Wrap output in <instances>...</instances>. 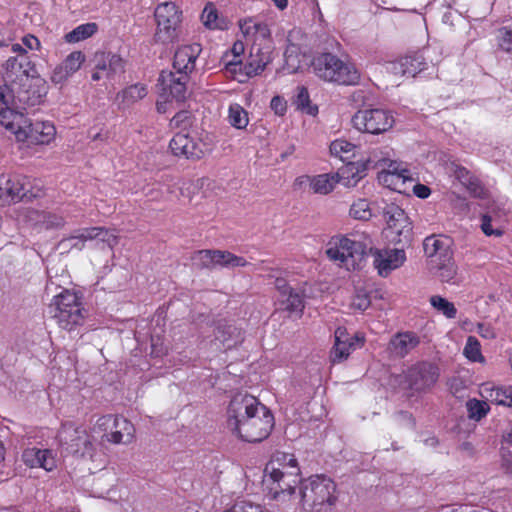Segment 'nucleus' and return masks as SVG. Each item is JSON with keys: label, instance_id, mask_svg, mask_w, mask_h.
Wrapping results in <instances>:
<instances>
[{"label": "nucleus", "instance_id": "nucleus-1", "mask_svg": "<svg viewBox=\"0 0 512 512\" xmlns=\"http://www.w3.org/2000/svg\"><path fill=\"white\" fill-rule=\"evenodd\" d=\"M227 426L237 437L247 442H261L274 426L271 412L254 396L235 395L227 410Z\"/></svg>", "mask_w": 512, "mask_h": 512}, {"label": "nucleus", "instance_id": "nucleus-2", "mask_svg": "<svg viewBox=\"0 0 512 512\" xmlns=\"http://www.w3.org/2000/svg\"><path fill=\"white\" fill-rule=\"evenodd\" d=\"M299 474L300 469L293 455H275L264 470L263 484L268 490V496L282 504L296 499L295 488L300 484Z\"/></svg>", "mask_w": 512, "mask_h": 512}, {"label": "nucleus", "instance_id": "nucleus-3", "mask_svg": "<svg viewBox=\"0 0 512 512\" xmlns=\"http://www.w3.org/2000/svg\"><path fill=\"white\" fill-rule=\"evenodd\" d=\"M202 51L198 43L182 45L177 48L173 58V71H162L159 82L164 91H168L172 98L183 101L187 94V83L190 74L195 70L196 61Z\"/></svg>", "mask_w": 512, "mask_h": 512}, {"label": "nucleus", "instance_id": "nucleus-4", "mask_svg": "<svg viewBox=\"0 0 512 512\" xmlns=\"http://www.w3.org/2000/svg\"><path fill=\"white\" fill-rule=\"evenodd\" d=\"M336 485L324 475L300 481L297 497L301 512H329L336 502Z\"/></svg>", "mask_w": 512, "mask_h": 512}, {"label": "nucleus", "instance_id": "nucleus-5", "mask_svg": "<svg viewBox=\"0 0 512 512\" xmlns=\"http://www.w3.org/2000/svg\"><path fill=\"white\" fill-rule=\"evenodd\" d=\"M2 119V126L13 133L19 142L45 145L55 138L56 129L49 121L31 122L23 113L9 111L2 116Z\"/></svg>", "mask_w": 512, "mask_h": 512}, {"label": "nucleus", "instance_id": "nucleus-6", "mask_svg": "<svg viewBox=\"0 0 512 512\" xmlns=\"http://www.w3.org/2000/svg\"><path fill=\"white\" fill-rule=\"evenodd\" d=\"M372 240L365 233H352L350 236L332 238L326 254L328 258L346 269L354 268L357 261L366 255Z\"/></svg>", "mask_w": 512, "mask_h": 512}, {"label": "nucleus", "instance_id": "nucleus-7", "mask_svg": "<svg viewBox=\"0 0 512 512\" xmlns=\"http://www.w3.org/2000/svg\"><path fill=\"white\" fill-rule=\"evenodd\" d=\"M57 438L67 454L78 459L93 460L96 454L94 437L82 425L71 421L63 423Z\"/></svg>", "mask_w": 512, "mask_h": 512}, {"label": "nucleus", "instance_id": "nucleus-8", "mask_svg": "<svg viewBox=\"0 0 512 512\" xmlns=\"http://www.w3.org/2000/svg\"><path fill=\"white\" fill-rule=\"evenodd\" d=\"M49 313L58 326L67 331L82 325L85 319L80 298L69 290H64L53 297L49 305Z\"/></svg>", "mask_w": 512, "mask_h": 512}, {"label": "nucleus", "instance_id": "nucleus-9", "mask_svg": "<svg viewBox=\"0 0 512 512\" xmlns=\"http://www.w3.org/2000/svg\"><path fill=\"white\" fill-rule=\"evenodd\" d=\"M314 73L321 79L341 85H355L360 74L355 67L346 64L331 53H322L312 61Z\"/></svg>", "mask_w": 512, "mask_h": 512}, {"label": "nucleus", "instance_id": "nucleus-10", "mask_svg": "<svg viewBox=\"0 0 512 512\" xmlns=\"http://www.w3.org/2000/svg\"><path fill=\"white\" fill-rule=\"evenodd\" d=\"M47 91L46 81L39 76H22L20 82L10 86L16 109H27L41 104Z\"/></svg>", "mask_w": 512, "mask_h": 512}, {"label": "nucleus", "instance_id": "nucleus-11", "mask_svg": "<svg viewBox=\"0 0 512 512\" xmlns=\"http://www.w3.org/2000/svg\"><path fill=\"white\" fill-rule=\"evenodd\" d=\"M156 20L155 42L167 44L177 38V29L181 22V11L173 2H163L154 11Z\"/></svg>", "mask_w": 512, "mask_h": 512}, {"label": "nucleus", "instance_id": "nucleus-12", "mask_svg": "<svg viewBox=\"0 0 512 512\" xmlns=\"http://www.w3.org/2000/svg\"><path fill=\"white\" fill-rule=\"evenodd\" d=\"M40 188L32 186L31 180L25 176H0V202L2 205L32 200L40 196Z\"/></svg>", "mask_w": 512, "mask_h": 512}, {"label": "nucleus", "instance_id": "nucleus-13", "mask_svg": "<svg viewBox=\"0 0 512 512\" xmlns=\"http://www.w3.org/2000/svg\"><path fill=\"white\" fill-rule=\"evenodd\" d=\"M94 429L103 432L102 439L112 444H130L135 434L133 424L117 415L101 416L96 421Z\"/></svg>", "mask_w": 512, "mask_h": 512}, {"label": "nucleus", "instance_id": "nucleus-14", "mask_svg": "<svg viewBox=\"0 0 512 512\" xmlns=\"http://www.w3.org/2000/svg\"><path fill=\"white\" fill-rule=\"evenodd\" d=\"M394 123L390 112L373 108L358 110L351 118L352 126L360 132L381 134L388 131Z\"/></svg>", "mask_w": 512, "mask_h": 512}, {"label": "nucleus", "instance_id": "nucleus-15", "mask_svg": "<svg viewBox=\"0 0 512 512\" xmlns=\"http://www.w3.org/2000/svg\"><path fill=\"white\" fill-rule=\"evenodd\" d=\"M191 259L197 268L209 270L216 268L234 269L245 267L248 264L245 258L225 250H199L194 252Z\"/></svg>", "mask_w": 512, "mask_h": 512}, {"label": "nucleus", "instance_id": "nucleus-16", "mask_svg": "<svg viewBox=\"0 0 512 512\" xmlns=\"http://www.w3.org/2000/svg\"><path fill=\"white\" fill-rule=\"evenodd\" d=\"M362 177L355 164L349 163L339 173L312 176L311 190L315 194L327 195L334 190L337 183L342 182L345 186H355Z\"/></svg>", "mask_w": 512, "mask_h": 512}, {"label": "nucleus", "instance_id": "nucleus-17", "mask_svg": "<svg viewBox=\"0 0 512 512\" xmlns=\"http://www.w3.org/2000/svg\"><path fill=\"white\" fill-rule=\"evenodd\" d=\"M98 239L106 243L110 248L117 244V237L103 227H89L75 231L71 236L63 238L58 243V248L62 252H68L71 249L82 250L86 241Z\"/></svg>", "mask_w": 512, "mask_h": 512}, {"label": "nucleus", "instance_id": "nucleus-18", "mask_svg": "<svg viewBox=\"0 0 512 512\" xmlns=\"http://www.w3.org/2000/svg\"><path fill=\"white\" fill-rule=\"evenodd\" d=\"M437 366L429 362H420L409 368L405 374L407 388L415 392H425L437 382Z\"/></svg>", "mask_w": 512, "mask_h": 512}, {"label": "nucleus", "instance_id": "nucleus-19", "mask_svg": "<svg viewBox=\"0 0 512 512\" xmlns=\"http://www.w3.org/2000/svg\"><path fill=\"white\" fill-rule=\"evenodd\" d=\"M367 252L372 255L374 266L382 277L388 276L391 271L398 269L406 261L403 249H376L371 244Z\"/></svg>", "mask_w": 512, "mask_h": 512}, {"label": "nucleus", "instance_id": "nucleus-20", "mask_svg": "<svg viewBox=\"0 0 512 512\" xmlns=\"http://www.w3.org/2000/svg\"><path fill=\"white\" fill-rule=\"evenodd\" d=\"M94 71L91 78L93 81H99L103 78H112L118 73L124 71L123 59L111 52H97L93 59Z\"/></svg>", "mask_w": 512, "mask_h": 512}, {"label": "nucleus", "instance_id": "nucleus-21", "mask_svg": "<svg viewBox=\"0 0 512 512\" xmlns=\"http://www.w3.org/2000/svg\"><path fill=\"white\" fill-rule=\"evenodd\" d=\"M334 336L335 342L330 352L332 363H340L346 360L350 353L364 342L363 337H360L358 334L349 335L344 327H338L335 330Z\"/></svg>", "mask_w": 512, "mask_h": 512}, {"label": "nucleus", "instance_id": "nucleus-22", "mask_svg": "<svg viewBox=\"0 0 512 512\" xmlns=\"http://www.w3.org/2000/svg\"><path fill=\"white\" fill-rule=\"evenodd\" d=\"M169 148L173 155L185 159H200L204 155L201 143L187 133H177L171 139Z\"/></svg>", "mask_w": 512, "mask_h": 512}, {"label": "nucleus", "instance_id": "nucleus-23", "mask_svg": "<svg viewBox=\"0 0 512 512\" xmlns=\"http://www.w3.org/2000/svg\"><path fill=\"white\" fill-rule=\"evenodd\" d=\"M420 344V337L411 331L398 332L389 341L388 349L392 355L404 358Z\"/></svg>", "mask_w": 512, "mask_h": 512}, {"label": "nucleus", "instance_id": "nucleus-24", "mask_svg": "<svg viewBox=\"0 0 512 512\" xmlns=\"http://www.w3.org/2000/svg\"><path fill=\"white\" fill-rule=\"evenodd\" d=\"M84 61L85 55L81 51L70 53L63 62L54 69L51 75L52 82L59 84L66 81L80 69Z\"/></svg>", "mask_w": 512, "mask_h": 512}, {"label": "nucleus", "instance_id": "nucleus-25", "mask_svg": "<svg viewBox=\"0 0 512 512\" xmlns=\"http://www.w3.org/2000/svg\"><path fill=\"white\" fill-rule=\"evenodd\" d=\"M479 394L487 402L512 407V386H496L487 382L480 385Z\"/></svg>", "mask_w": 512, "mask_h": 512}, {"label": "nucleus", "instance_id": "nucleus-26", "mask_svg": "<svg viewBox=\"0 0 512 512\" xmlns=\"http://www.w3.org/2000/svg\"><path fill=\"white\" fill-rule=\"evenodd\" d=\"M23 462L31 468H43L52 471L56 467V460L51 450L36 447L27 448L22 454Z\"/></svg>", "mask_w": 512, "mask_h": 512}, {"label": "nucleus", "instance_id": "nucleus-27", "mask_svg": "<svg viewBox=\"0 0 512 512\" xmlns=\"http://www.w3.org/2000/svg\"><path fill=\"white\" fill-rule=\"evenodd\" d=\"M4 69V80L6 83H10L11 86L20 82L22 76H30L29 70L32 69V66L26 55H19L9 57L5 62Z\"/></svg>", "mask_w": 512, "mask_h": 512}, {"label": "nucleus", "instance_id": "nucleus-28", "mask_svg": "<svg viewBox=\"0 0 512 512\" xmlns=\"http://www.w3.org/2000/svg\"><path fill=\"white\" fill-rule=\"evenodd\" d=\"M423 249L431 263L452 256L450 241L446 237L431 235L424 239Z\"/></svg>", "mask_w": 512, "mask_h": 512}, {"label": "nucleus", "instance_id": "nucleus-29", "mask_svg": "<svg viewBox=\"0 0 512 512\" xmlns=\"http://www.w3.org/2000/svg\"><path fill=\"white\" fill-rule=\"evenodd\" d=\"M148 94L147 86L143 83H135L123 88L116 94L115 103L121 110L128 109L144 99Z\"/></svg>", "mask_w": 512, "mask_h": 512}, {"label": "nucleus", "instance_id": "nucleus-30", "mask_svg": "<svg viewBox=\"0 0 512 512\" xmlns=\"http://www.w3.org/2000/svg\"><path fill=\"white\" fill-rule=\"evenodd\" d=\"M426 67L427 63L421 54L403 57L391 65L393 73L410 77H415L418 73L425 70Z\"/></svg>", "mask_w": 512, "mask_h": 512}, {"label": "nucleus", "instance_id": "nucleus-31", "mask_svg": "<svg viewBox=\"0 0 512 512\" xmlns=\"http://www.w3.org/2000/svg\"><path fill=\"white\" fill-rule=\"evenodd\" d=\"M27 218L34 222L36 227L44 230L61 229L66 224L63 215L49 211L29 210L27 212Z\"/></svg>", "mask_w": 512, "mask_h": 512}, {"label": "nucleus", "instance_id": "nucleus-32", "mask_svg": "<svg viewBox=\"0 0 512 512\" xmlns=\"http://www.w3.org/2000/svg\"><path fill=\"white\" fill-rule=\"evenodd\" d=\"M271 61V50L269 46L262 47L261 44L253 43L248 60L247 74H259Z\"/></svg>", "mask_w": 512, "mask_h": 512}, {"label": "nucleus", "instance_id": "nucleus-33", "mask_svg": "<svg viewBox=\"0 0 512 512\" xmlns=\"http://www.w3.org/2000/svg\"><path fill=\"white\" fill-rule=\"evenodd\" d=\"M239 26L243 35L253 43L258 40L267 41L270 38L271 32L266 23L249 18L240 21Z\"/></svg>", "mask_w": 512, "mask_h": 512}, {"label": "nucleus", "instance_id": "nucleus-34", "mask_svg": "<svg viewBox=\"0 0 512 512\" xmlns=\"http://www.w3.org/2000/svg\"><path fill=\"white\" fill-rule=\"evenodd\" d=\"M434 274L440 281L446 283H456L457 265L453 259V255L431 263Z\"/></svg>", "mask_w": 512, "mask_h": 512}, {"label": "nucleus", "instance_id": "nucleus-35", "mask_svg": "<svg viewBox=\"0 0 512 512\" xmlns=\"http://www.w3.org/2000/svg\"><path fill=\"white\" fill-rule=\"evenodd\" d=\"M215 339L226 348H231L241 341L240 330L232 324L220 323L214 330Z\"/></svg>", "mask_w": 512, "mask_h": 512}, {"label": "nucleus", "instance_id": "nucleus-36", "mask_svg": "<svg viewBox=\"0 0 512 512\" xmlns=\"http://www.w3.org/2000/svg\"><path fill=\"white\" fill-rule=\"evenodd\" d=\"M388 237L392 242L401 244V243H409L412 238V222L410 218L402 219L399 222L390 224V227L387 228Z\"/></svg>", "mask_w": 512, "mask_h": 512}, {"label": "nucleus", "instance_id": "nucleus-37", "mask_svg": "<svg viewBox=\"0 0 512 512\" xmlns=\"http://www.w3.org/2000/svg\"><path fill=\"white\" fill-rule=\"evenodd\" d=\"M98 31V25L94 22L81 24L65 34L64 39L68 43H77L92 37Z\"/></svg>", "mask_w": 512, "mask_h": 512}, {"label": "nucleus", "instance_id": "nucleus-38", "mask_svg": "<svg viewBox=\"0 0 512 512\" xmlns=\"http://www.w3.org/2000/svg\"><path fill=\"white\" fill-rule=\"evenodd\" d=\"M280 302L289 312L302 314L305 307L302 293L293 288L280 297Z\"/></svg>", "mask_w": 512, "mask_h": 512}, {"label": "nucleus", "instance_id": "nucleus-39", "mask_svg": "<svg viewBox=\"0 0 512 512\" xmlns=\"http://www.w3.org/2000/svg\"><path fill=\"white\" fill-rule=\"evenodd\" d=\"M228 120L229 123L237 129H244L249 123L247 111L237 103L229 106Z\"/></svg>", "mask_w": 512, "mask_h": 512}, {"label": "nucleus", "instance_id": "nucleus-40", "mask_svg": "<svg viewBox=\"0 0 512 512\" xmlns=\"http://www.w3.org/2000/svg\"><path fill=\"white\" fill-rule=\"evenodd\" d=\"M293 104L298 110L308 115L315 116L318 113V107L311 105L308 90L303 86L297 88V95L295 96Z\"/></svg>", "mask_w": 512, "mask_h": 512}, {"label": "nucleus", "instance_id": "nucleus-41", "mask_svg": "<svg viewBox=\"0 0 512 512\" xmlns=\"http://www.w3.org/2000/svg\"><path fill=\"white\" fill-rule=\"evenodd\" d=\"M466 408L468 412V417L471 420L480 421L484 418L490 411V406L485 399H469L466 402Z\"/></svg>", "mask_w": 512, "mask_h": 512}, {"label": "nucleus", "instance_id": "nucleus-42", "mask_svg": "<svg viewBox=\"0 0 512 512\" xmlns=\"http://www.w3.org/2000/svg\"><path fill=\"white\" fill-rule=\"evenodd\" d=\"M201 21L209 29H222L224 22L219 18L215 5L207 3L201 14Z\"/></svg>", "mask_w": 512, "mask_h": 512}, {"label": "nucleus", "instance_id": "nucleus-43", "mask_svg": "<svg viewBox=\"0 0 512 512\" xmlns=\"http://www.w3.org/2000/svg\"><path fill=\"white\" fill-rule=\"evenodd\" d=\"M430 304L435 310L443 314L445 317L449 319H454L456 317L457 309L455 305L446 298L440 295H433L430 297Z\"/></svg>", "mask_w": 512, "mask_h": 512}, {"label": "nucleus", "instance_id": "nucleus-44", "mask_svg": "<svg viewBox=\"0 0 512 512\" xmlns=\"http://www.w3.org/2000/svg\"><path fill=\"white\" fill-rule=\"evenodd\" d=\"M14 97L10 93V83H6L3 86H0V124L2 125V116L6 114V112L11 113H20L15 110Z\"/></svg>", "mask_w": 512, "mask_h": 512}, {"label": "nucleus", "instance_id": "nucleus-45", "mask_svg": "<svg viewBox=\"0 0 512 512\" xmlns=\"http://www.w3.org/2000/svg\"><path fill=\"white\" fill-rule=\"evenodd\" d=\"M354 149V144L343 139L334 140L329 147L331 155L340 158L342 161L348 160L353 155Z\"/></svg>", "mask_w": 512, "mask_h": 512}, {"label": "nucleus", "instance_id": "nucleus-46", "mask_svg": "<svg viewBox=\"0 0 512 512\" xmlns=\"http://www.w3.org/2000/svg\"><path fill=\"white\" fill-rule=\"evenodd\" d=\"M350 216L357 220L367 221L372 217V210L367 200L359 199L350 208Z\"/></svg>", "mask_w": 512, "mask_h": 512}, {"label": "nucleus", "instance_id": "nucleus-47", "mask_svg": "<svg viewBox=\"0 0 512 512\" xmlns=\"http://www.w3.org/2000/svg\"><path fill=\"white\" fill-rule=\"evenodd\" d=\"M383 214L386 219L387 228L390 227V224L409 218L405 211L395 203L386 204L383 208Z\"/></svg>", "mask_w": 512, "mask_h": 512}, {"label": "nucleus", "instance_id": "nucleus-48", "mask_svg": "<svg viewBox=\"0 0 512 512\" xmlns=\"http://www.w3.org/2000/svg\"><path fill=\"white\" fill-rule=\"evenodd\" d=\"M465 356L474 362L482 359L480 343L474 336H469L464 348Z\"/></svg>", "mask_w": 512, "mask_h": 512}, {"label": "nucleus", "instance_id": "nucleus-49", "mask_svg": "<svg viewBox=\"0 0 512 512\" xmlns=\"http://www.w3.org/2000/svg\"><path fill=\"white\" fill-rule=\"evenodd\" d=\"M387 173H395V178L397 181H401V183H405L406 180H413L411 173L408 169L399 168V164L393 161H389L388 168L385 169Z\"/></svg>", "mask_w": 512, "mask_h": 512}, {"label": "nucleus", "instance_id": "nucleus-50", "mask_svg": "<svg viewBox=\"0 0 512 512\" xmlns=\"http://www.w3.org/2000/svg\"><path fill=\"white\" fill-rule=\"evenodd\" d=\"M498 45L503 51L512 53V29L504 27L499 30Z\"/></svg>", "mask_w": 512, "mask_h": 512}, {"label": "nucleus", "instance_id": "nucleus-51", "mask_svg": "<svg viewBox=\"0 0 512 512\" xmlns=\"http://www.w3.org/2000/svg\"><path fill=\"white\" fill-rule=\"evenodd\" d=\"M351 305L355 309L364 311L370 306L369 296L364 292H358L353 297Z\"/></svg>", "mask_w": 512, "mask_h": 512}, {"label": "nucleus", "instance_id": "nucleus-52", "mask_svg": "<svg viewBox=\"0 0 512 512\" xmlns=\"http://www.w3.org/2000/svg\"><path fill=\"white\" fill-rule=\"evenodd\" d=\"M378 179L381 183L386 185L389 188L397 189V185L400 181H397L395 178V173H387L383 168L382 171L378 174Z\"/></svg>", "mask_w": 512, "mask_h": 512}, {"label": "nucleus", "instance_id": "nucleus-53", "mask_svg": "<svg viewBox=\"0 0 512 512\" xmlns=\"http://www.w3.org/2000/svg\"><path fill=\"white\" fill-rule=\"evenodd\" d=\"M464 186L470 191V193L475 197H480L483 194V187L480 184L479 180L472 176Z\"/></svg>", "mask_w": 512, "mask_h": 512}, {"label": "nucleus", "instance_id": "nucleus-54", "mask_svg": "<svg viewBox=\"0 0 512 512\" xmlns=\"http://www.w3.org/2000/svg\"><path fill=\"white\" fill-rule=\"evenodd\" d=\"M481 229L483 231V233L487 236H501L502 235V231L501 230H494L492 229V226H491V218L488 216V215H484L482 217V223H481Z\"/></svg>", "mask_w": 512, "mask_h": 512}, {"label": "nucleus", "instance_id": "nucleus-55", "mask_svg": "<svg viewBox=\"0 0 512 512\" xmlns=\"http://www.w3.org/2000/svg\"><path fill=\"white\" fill-rule=\"evenodd\" d=\"M270 106H271V109L277 115H283L287 109L286 101L283 98H281L280 96H274L271 100Z\"/></svg>", "mask_w": 512, "mask_h": 512}, {"label": "nucleus", "instance_id": "nucleus-56", "mask_svg": "<svg viewBox=\"0 0 512 512\" xmlns=\"http://www.w3.org/2000/svg\"><path fill=\"white\" fill-rule=\"evenodd\" d=\"M477 332L485 339H494L496 337V332L490 324L478 323Z\"/></svg>", "mask_w": 512, "mask_h": 512}, {"label": "nucleus", "instance_id": "nucleus-57", "mask_svg": "<svg viewBox=\"0 0 512 512\" xmlns=\"http://www.w3.org/2000/svg\"><path fill=\"white\" fill-rule=\"evenodd\" d=\"M311 183L312 176L301 175L294 180L292 187L295 191L304 190L307 187L311 189Z\"/></svg>", "mask_w": 512, "mask_h": 512}, {"label": "nucleus", "instance_id": "nucleus-58", "mask_svg": "<svg viewBox=\"0 0 512 512\" xmlns=\"http://www.w3.org/2000/svg\"><path fill=\"white\" fill-rule=\"evenodd\" d=\"M389 160L385 157H379L376 151L371 152L367 158L366 165L370 168H377L379 166H385Z\"/></svg>", "mask_w": 512, "mask_h": 512}, {"label": "nucleus", "instance_id": "nucleus-59", "mask_svg": "<svg viewBox=\"0 0 512 512\" xmlns=\"http://www.w3.org/2000/svg\"><path fill=\"white\" fill-rule=\"evenodd\" d=\"M455 177L464 185L473 176L465 167L457 166L454 170Z\"/></svg>", "mask_w": 512, "mask_h": 512}, {"label": "nucleus", "instance_id": "nucleus-60", "mask_svg": "<svg viewBox=\"0 0 512 512\" xmlns=\"http://www.w3.org/2000/svg\"><path fill=\"white\" fill-rule=\"evenodd\" d=\"M22 42L30 50H39L41 46L38 38L33 35L24 36L22 38Z\"/></svg>", "mask_w": 512, "mask_h": 512}, {"label": "nucleus", "instance_id": "nucleus-61", "mask_svg": "<svg viewBox=\"0 0 512 512\" xmlns=\"http://www.w3.org/2000/svg\"><path fill=\"white\" fill-rule=\"evenodd\" d=\"M413 192L414 194L419 197V198H422V199H425L427 198L430 193H431V190L428 186L426 185H423V184H416L414 185L413 187Z\"/></svg>", "mask_w": 512, "mask_h": 512}, {"label": "nucleus", "instance_id": "nucleus-62", "mask_svg": "<svg viewBox=\"0 0 512 512\" xmlns=\"http://www.w3.org/2000/svg\"><path fill=\"white\" fill-rule=\"evenodd\" d=\"M275 287L278 290L280 297L292 289V287H290L287 281L283 278H277L275 280Z\"/></svg>", "mask_w": 512, "mask_h": 512}, {"label": "nucleus", "instance_id": "nucleus-63", "mask_svg": "<svg viewBox=\"0 0 512 512\" xmlns=\"http://www.w3.org/2000/svg\"><path fill=\"white\" fill-rule=\"evenodd\" d=\"M502 466L508 473L512 474V450L503 452L502 454Z\"/></svg>", "mask_w": 512, "mask_h": 512}, {"label": "nucleus", "instance_id": "nucleus-64", "mask_svg": "<svg viewBox=\"0 0 512 512\" xmlns=\"http://www.w3.org/2000/svg\"><path fill=\"white\" fill-rule=\"evenodd\" d=\"M189 114L186 111H181L177 113L172 119H171V125L174 127H179L181 123L188 120Z\"/></svg>", "mask_w": 512, "mask_h": 512}]
</instances>
